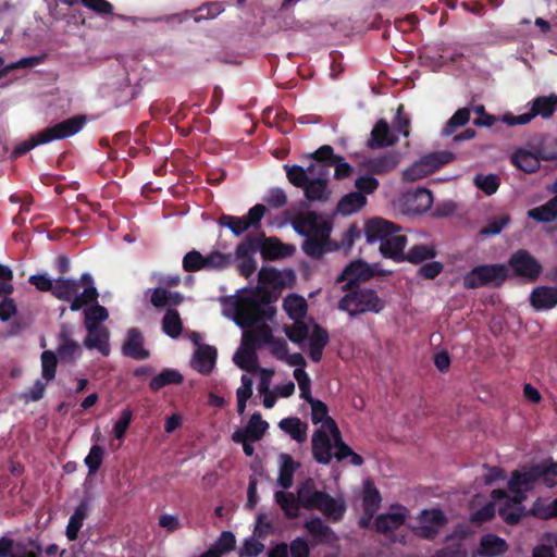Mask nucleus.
Masks as SVG:
<instances>
[{
    "mask_svg": "<svg viewBox=\"0 0 557 557\" xmlns=\"http://www.w3.org/2000/svg\"><path fill=\"white\" fill-rule=\"evenodd\" d=\"M53 296L60 300L71 301L70 309L78 311L83 306L97 301L98 292L91 275L84 273L79 280L57 278Z\"/></svg>",
    "mask_w": 557,
    "mask_h": 557,
    "instance_id": "39448f33",
    "label": "nucleus"
},
{
    "mask_svg": "<svg viewBox=\"0 0 557 557\" xmlns=\"http://www.w3.org/2000/svg\"><path fill=\"white\" fill-rule=\"evenodd\" d=\"M380 504L381 496L379 491L370 482H367L363 492L364 512L372 517L380 508Z\"/></svg>",
    "mask_w": 557,
    "mask_h": 557,
    "instance_id": "ea45409f",
    "label": "nucleus"
},
{
    "mask_svg": "<svg viewBox=\"0 0 557 557\" xmlns=\"http://www.w3.org/2000/svg\"><path fill=\"white\" fill-rule=\"evenodd\" d=\"M367 203L366 196L360 191L345 195L337 203V212L342 215H350L362 209Z\"/></svg>",
    "mask_w": 557,
    "mask_h": 557,
    "instance_id": "bb28decb",
    "label": "nucleus"
},
{
    "mask_svg": "<svg viewBox=\"0 0 557 557\" xmlns=\"http://www.w3.org/2000/svg\"><path fill=\"white\" fill-rule=\"evenodd\" d=\"M87 513H88V504L86 502H82L75 508V511L71 516L67 527H66V536L70 541H74L77 539L78 531L81 530L83 522L87 517Z\"/></svg>",
    "mask_w": 557,
    "mask_h": 557,
    "instance_id": "c9c22d12",
    "label": "nucleus"
},
{
    "mask_svg": "<svg viewBox=\"0 0 557 557\" xmlns=\"http://www.w3.org/2000/svg\"><path fill=\"white\" fill-rule=\"evenodd\" d=\"M260 245L261 253L265 259L274 260L292 256L295 251L290 245L282 244L277 238L270 237L260 240L256 237H248L244 243L237 246L236 252L239 257H246Z\"/></svg>",
    "mask_w": 557,
    "mask_h": 557,
    "instance_id": "9d476101",
    "label": "nucleus"
},
{
    "mask_svg": "<svg viewBox=\"0 0 557 557\" xmlns=\"http://www.w3.org/2000/svg\"><path fill=\"white\" fill-rule=\"evenodd\" d=\"M122 351L125 356L136 360H145L149 351L144 348V337L139 330L131 329L123 344Z\"/></svg>",
    "mask_w": 557,
    "mask_h": 557,
    "instance_id": "5701e85b",
    "label": "nucleus"
},
{
    "mask_svg": "<svg viewBox=\"0 0 557 557\" xmlns=\"http://www.w3.org/2000/svg\"><path fill=\"white\" fill-rule=\"evenodd\" d=\"M373 276V270L371 267L362 261H354L345 268L341 275L337 277V282H346L343 285L345 287L358 286L359 281H367Z\"/></svg>",
    "mask_w": 557,
    "mask_h": 557,
    "instance_id": "f3484780",
    "label": "nucleus"
},
{
    "mask_svg": "<svg viewBox=\"0 0 557 557\" xmlns=\"http://www.w3.org/2000/svg\"><path fill=\"white\" fill-rule=\"evenodd\" d=\"M308 171H315L304 187L305 198L310 202H326L332 196L329 188L330 170L326 165L320 163H311Z\"/></svg>",
    "mask_w": 557,
    "mask_h": 557,
    "instance_id": "9b49d317",
    "label": "nucleus"
},
{
    "mask_svg": "<svg viewBox=\"0 0 557 557\" xmlns=\"http://www.w3.org/2000/svg\"><path fill=\"white\" fill-rule=\"evenodd\" d=\"M511 162L520 170L527 172V173H533L540 169V159L543 160H556L557 159V151L552 153H544L542 152L539 156H536L533 152H530L524 149H518L515 151L511 156Z\"/></svg>",
    "mask_w": 557,
    "mask_h": 557,
    "instance_id": "dca6fc26",
    "label": "nucleus"
},
{
    "mask_svg": "<svg viewBox=\"0 0 557 557\" xmlns=\"http://www.w3.org/2000/svg\"><path fill=\"white\" fill-rule=\"evenodd\" d=\"M28 282L40 292H51L53 294L55 280H52L46 273L29 276Z\"/></svg>",
    "mask_w": 557,
    "mask_h": 557,
    "instance_id": "052dcab7",
    "label": "nucleus"
},
{
    "mask_svg": "<svg viewBox=\"0 0 557 557\" xmlns=\"http://www.w3.org/2000/svg\"><path fill=\"white\" fill-rule=\"evenodd\" d=\"M530 302L535 310H549L557 305V287L539 286L530 295Z\"/></svg>",
    "mask_w": 557,
    "mask_h": 557,
    "instance_id": "b1692460",
    "label": "nucleus"
},
{
    "mask_svg": "<svg viewBox=\"0 0 557 557\" xmlns=\"http://www.w3.org/2000/svg\"><path fill=\"white\" fill-rule=\"evenodd\" d=\"M230 256H226L219 251H213L205 257V269H222L230 263Z\"/></svg>",
    "mask_w": 557,
    "mask_h": 557,
    "instance_id": "680f3d73",
    "label": "nucleus"
},
{
    "mask_svg": "<svg viewBox=\"0 0 557 557\" xmlns=\"http://www.w3.org/2000/svg\"><path fill=\"white\" fill-rule=\"evenodd\" d=\"M235 535L231 531H223L211 549L218 552L221 557L222 554L233 550L235 548Z\"/></svg>",
    "mask_w": 557,
    "mask_h": 557,
    "instance_id": "603ef678",
    "label": "nucleus"
},
{
    "mask_svg": "<svg viewBox=\"0 0 557 557\" xmlns=\"http://www.w3.org/2000/svg\"><path fill=\"white\" fill-rule=\"evenodd\" d=\"M264 201L272 208H282L287 203V196L282 188L275 187L271 188L267 196L264 197Z\"/></svg>",
    "mask_w": 557,
    "mask_h": 557,
    "instance_id": "0e129e2a",
    "label": "nucleus"
},
{
    "mask_svg": "<svg viewBox=\"0 0 557 557\" xmlns=\"http://www.w3.org/2000/svg\"><path fill=\"white\" fill-rule=\"evenodd\" d=\"M263 549L264 545L252 536L244 541L238 554L240 557H257Z\"/></svg>",
    "mask_w": 557,
    "mask_h": 557,
    "instance_id": "bf43d9fd",
    "label": "nucleus"
},
{
    "mask_svg": "<svg viewBox=\"0 0 557 557\" xmlns=\"http://www.w3.org/2000/svg\"><path fill=\"white\" fill-rule=\"evenodd\" d=\"M132 417H133V413H132L131 409H128V408H125L121 412V417L114 423V426H113V432H114V435L116 438L121 440L124 436V434L132 421Z\"/></svg>",
    "mask_w": 557,
    "mask_h": 557,
    "instance_id": "774afa93",
    "label": "nucleus"
},
{
    "mask_svg": "<svg viewBox=\"0 0 557 557\" xmlns=\"http://www.w3.org/2000/svg\"><path fill=\"white\" fill-rule=\"evenodd\" d=\"M294 230L306 236L302 250L312 258H320L325 252V246L331 233V224L320 214L308 211L293 220Z\"/></svg>",
    "mask_w": 557,
    "mask_h": 557,
    "instance_id": "7ed1b4c3",
    "label": "nucleus"
},
{
    "mask_svg": "<svg viewBox=\"0 0 557 557\" xmlns=\"http://www.w3.org/2000/svg\"><path fill=\"white\" fill-rule=\"evenodd\" d=\"M251 333H243L240 346L234 354L233 361L242 370L251 372L258 370L256 345L250 339Z\"/></svg>",
    "mask_w": 557,
    "mask_h": 557,
    "instance_id": "2eb2a0df",
    "label": "nucleus"
},
{
    "mask_svg": "<svg viewBox=\"0 0 557 557\" xmlns=\"http://www.w3.org/2000/svg\"><path fill=\"white\" fill-rule=\"evenodd\" d=\"M421 160L430 172L434 173L441 166L451 162L454 160V154L449 151H437L422 157Z\"/></svg>",
    "mask_w": 557,
    "mask_h": 557,
    "instance_id": "a18cd8bd",
    "label": "nucleus"
},
{
    "mask_svg": "<svg viewBox=\"0 0 557 557\" xmlns=\"http://www.w3.org/2000/svg\"><path fill=\"white\" fill-rule=\"evenodd\" d=\"M64 21L63 32L67 35L75 34L82 24H84V18L81 15L75 13H62L61 18Z\"/></svg>",
    "mask_w": 557,
    "mask_h": 557,
    "instance_id": "e2e57ef3",
    "label": "nucleus"
},
{
    "mask_svg": "<svg viewBox=\"0 0 557 557\" xmlns=\"http://www.w3.org/2000/svg\"><path fill=\"white\" fill-rule=\"evenodd\" d=\"M182 381L183 376L178 371L166 369L150 381V387L153 391H159L168 384H180Z\"/></svg>",
    "mask_w": 557,
    "mask_h": 557,
    "instance_id": "c03bdc74",
    "label": "nucleus"
},
{
    "mask_svg": "<svg viewBox=\"0 0 557 557\" xmlns=\"http://www.w3.org/2000/svg\"><path fill=\"white\" fill-rule=\"evenodd\" d=\"M509 216L508 215H502L498 218L493 219L488 222V224L481 230L482 235L486 236H494L502 232V230L508 224Z\"/></svg>",
    "mask_w": 557,
    "mask_h": 557,
    "instance_id": "338daca9",
    "label": "nucleus"
},
{
    "mask_svg": "<svg viewBox=\"0 0 557 557\" xmlns=\"http://www.w3.org/2000/svg\"><path fill=\"white\" fill-rule=\"evenodd\" d=\"M216 359L215 348L203 345L199 346L194 354L191 366L195 370L200 373L208 374L214 367Z\"/></svg>",
    "mask_w": 557,
    "mask_h": 557,
    "instance_id": "393cba45",
    "label": "nucleus"
},
{
    "mask_svg": "<svg viewBox=\"0 0 557 557\" xmlns=\"http://www.w3.org/2000/svg\"><path fill=\"white\" fill-rule=\"evenodd\" d=\"M244 333H251V342L256 345V347L259 344H268L272 341V330L267 324H261L255 330H246Z\"/></svg>",
    "mask_w": 557,
    "mask_h": 557,
    "instance_id": "13d9d810",
    "label": "nucleus"
},
{
    "mask_svg": "<svg viewBox=\"0 0 557 557\" xmlns=\"http://www.w3.org/2000/svg\"><path fill=\"white\" fill-rule=\"evenodd\" d=\"M308 404L311 407V420L314 424L322 423L320 429L327 430L331 433V426L329 425V421L333 420L329 416L327 406L315 398H310Z\"/></svg>",
    "mask_w": 557,
    "mask_h": 557,
    "instance_id": "4c0bfd02",
    "label": "nucleus"
},
{
    "mask_svg": "<svg viewBox=\"0 0 557 557\" xmlns=\"http://www.w3.org/2000/svg\"><path fill=\"white\" fill-rule=\"evenodd\" d=\"M528 215L537 222H552L557 218V195L543 206L529 210Z\"/></svg>",
    "mask_w": 557,
    "mask_h": 557,
    "instance_id": "e433bc0d",
    "label": "nucleus"
},
{
    "mask_svg": "<svg viewBox=\"0 0 557 557\" xmlns=\"http://www.w3.org/2000/svg\"><path fill=\"white\" fill-rule=\"evenodd\" d=\"M407 517L408 510L398 506L393 511L380 515L374 521V527L381 533L393 532L404 524Z\"/></svg>",
    "mask_w": 557,
    "mask_h": 557,
    "instance_id": "a211bd4d",
    "label": "nucleus"
},
{
    "mask_svg": "<svg viewBox=\"0 0 557 557\" xmlns=\"http://www.w3.org/2000/svg\"><path fill=\"white\" fill-rule=\"evenodd\" d=\"M309 338L310 347L324 348L329 343V335L325 330L310 322Z\"/></svg>",
    "mask_w": 557,
    "mask_h": 557,
    "instance_id": "5fc2aeb1",
    "label": "nucleus"
},
{
    "mask_svg": "<svg viewBox=\"0 0 557 557\" xmlns=\"http://www.w3.org/2000/svg\"><path fill=\"white\" fill-rule=\"evenodd\" d=\"M309 534L319 542H331L335 540L332 529L326 525L320 517H314L304 523Z\"/></svg>",
    "mask_w": 557,
    "mask_h": 557,
    "instance_id": "473e14b6",
    "label": "nucleus"
},
{
    "mask_svg": "<svg viewBox=\"0 0 557 557\" xmlns=\"http://www.w3.org/2000/svg\"><path fill=\"white\" fill-rule=\"evenodd\" d=\"M406 202L410 210L421 213L425 212L432 207L433 196L430 190L425 188H419L412 193L407 194Z\"/></svg>",
    "mask_w": 557,
    "mask_h": 557,
    "instance_id": "cd10ccee",
    "label": "nucleus"
},
{
    "mask_svg": "<svg viewBox=\"0 0 557 557\" xmlns=\"http://www.w3.org/2000/svg\"><path fill=\"white\" fill-rule=\"evenodd\" d=\"M535 467L544 484L549 487L557 485V462L544 461Z\"/></svg>",
    "mask_w": 557,
    "mask_h": 557,
    "instance_id": "49530a36",
    "label": "nucleus"
},
{
    "mask_svg": "<svg viewBox=\"0 0 557 557\" xmlns=\"http://www.w3.org/2000/svg\"><path fill=\"white\" fill-rule=\"evenodd\" d=\"M436 256V249L433 245H414L408 252H401V259L398 261H408L410 263H422Z\"/></svg>",
    "mask_w": 557,
    "mask_h": 557,
    "instance_id": "7c9ffc66",
    "label": "nucleus"
},
{
    "mask_svg": "<svg viewBox=\"0 0 557 557\" xmlns=\"http://www.w3.org/2000/svg\"><path fill=\"white\" fill-rule=\"evenodd\" d=\"M508 276V269L505 264H485L473 268L463 276L466 288H478L481 286H500Z\"/></svg>",
    "mask_w": 557,
    "mask_h": 557,
    "instance_id": "1a4fd4ad",
    "label": "nucleus"
},
{
    "mask_svg": "<svg viewBox=\"0 0 557 557\" xmlns=\"http://www.w3.org/2000/svg\"><path fill=\"white\" fill-rule=\"evenodd\" d=\"M274 497L285 516L290 519L299 516L300 508L317 509L331 521H339L346 511L345 500L321 491L312 478L299 482L296 494L277 491Z\"/></svg>",
    "mask_w": 557,
    "mask_h": 557,
    "instance_id": "f257e3e1",
    "label": "nucleus"
},
{
    "mask_svg": "<svg viewBox=\"0 0 557 557\" xmlns=\"http://www.w3.org/2000/svg\"><path fill=\"white\" fill-rule=\"evenodd\" d=\"M81 352V346L70 337V330L63 326L60 333L58 355L64 361L73 360Z\"/></svg>",
    "mask_w": 557,
    "mask_h": 557,
    "instance_id": "c85d7f7f",
    "label": "nucleus"
},
{
    "mask_svg": "<svg viewBox=\"0 0 557 557\" xmlns=\"http://www.w3.org/2000/svg\"><path fill=\"white\" fill-rule=\"evenodd\" d=\"M329 425L331 426V435L334 442V447L336 448V451L334 454V457L342 461L347 457H350V462L354 466H361L363 463V459L360 455L356 454L344 441L342 440V435L339 432V429L337 428V424L334 420L329 421Z\"/></svg>",
    "mask_w": 557,
    "mask_h": 557,
    "instance_id": "4be33fe9",
    "label": "nucleus"
},
{
    "mask_svg": "<svg viewBox=\"0 0 557 557\" xmlns=\"http://www.w3.org/2000/svg\"><path fill=\"white\" fill-rule=\"evenodd\" d=\"M219 224L230 228L235 236L242 235L249 228L244 216L222 215L219 220Z\"/></svg>",
    "mask_w": 557,
    "mask_h": 557,
    "instance_id": "8fccbe9b",
    "label": "nucleus"
},
{
    "mask_svg": "<svg viewBox=\"0 0 557 557\" xmlns=\"http://www.w3.org/2000/svg\"><path fill=\"white\" fill-rule=\"evenodd\" d=\"M367 240L377 244L380 252L396 261L401 259V252L407 244L406 235L400 227L384 219H372L366 225Z\"/></svg>",
    "mask_w": 557,
    "mask_h": 557,
    "instance_id": "20e7f679",
    "label": "nucleus"
},
{
    "mask_svg": "<svg viewBox=\"0 0 557 557\" xmlns=\"http://www.w3.org/2000/svg\"><path fill=\"white\" fill-rule=\"evenodd\" d=\"M278 428L298 443L307 440L308 425L299 418H285L280 421Z\"/></svg>",
    "mask_w": 557,
    "mask_h": 557,
    "instance_id": "2f4dec72",
    "label": "nucleus"
},
{
    "mask_svg": "<svg viewBox=\"0 0 557 557\" xmlns=\"http://www.w3.org/2000/svg\"><path fill=\"white\" fill-rule=\"evenodd\" d=\"M447 523L445 513L440 509H425L418 516V524L413 528L414 533L423 539L431 540Z\"/></svg>",
    "mask_w": 557,
    "mask_h": 557,
    "instance_id": "ddd939ff",
    "label": "nucleus"
},
{
    "mask_svg": "<svg viewBox=\"0 0 557 557\" xmlns=\"http://www.w3.org/2000/svg\"><path fill=\"white\" fill-rule=\"evenodd\" d=\"M343 289L346 294L341 299L338 308L346 311L350 317L366 312L379 313L385 306L384 301L372 289L360 288L359 286L345 287Z\"/></svg>",
    "mask_w": 557,
    "mask_h": 557,
    "instance_id": "0eeeda50",
    "label": "nucleus"
},
{
    "mask_svg": "<svg viewBox=\"0 0 557 557\" xmlns=\"http://www.w3.org/2000/svg\"><path fill=\"white\" fill-rule=\"evenodd\" d=\"M86 122V117L84 115H76L70 117L54 126L48 127L40 133L32 136L29 139L21 143L14 149L12 156L17 158L18 156L26 153L30 149L35 148L38 145L47 144L54 139H63L69 136L75 135L78 133Z\"/></svg>",
    "mask_w": 557,
    "mask_h": 557,
    "instance_id": "423d86ee",
    "label": "nucleus"
},
{
    "mask_svg": "<svg viewBox=\"0 0 557 557\" xmlns=\"http://www.w3.org/2000/svg\"><path fill=\"white\" fill-rule=\"evenodd\" d=\"M539 482L540 476L535 466L522 471H513L508 488L513 495L512 500L516 505H519L525 498V493L532 491Z\"/></svg>",
    "mask_w": 557,
    "mask_h": 557,
    "instance_id": "f8f14e48",
    "label": "nucleus"
},
{
    "mask_svg": "<svg viewBox=\"0 0 557 557\" xmlns=\"http://www.w3.org/2000/svg\"><path fill=\"white\" fill-rule=\"evenodd\" d=\"M286 176L289 183L296 187L302 188L306 186L310 177L315 171H308L300 165H284Z\"/></svg>",
    "mask_w": 557,
    "mask_h": 557,
    "instance_id": "58836bf2",
    "label": "nucleus"
},
{
    "mask_svg": "<svg viewBox=\"0 0 557 557\" xmlns=\"http://www.w3.org/2000/svg\"><path fill=\"white\" fill-rule=\"evenodd\" d=\"M557 106V96H541L534 99L532 103L531 111L529 114H533V117L541 115L542 117H550L555 111V107Z\"/></svg>",
    "mask_w": 557,
    "mask_h": 557,
    "instance_id": "f704fd0d",
    "label": "nucleus"
},
{
    "mask_svg": "<svg viewBox=\"0 0 557 557\" xmlns=\"http://www.w3.org/2000/svg\"><path fill=\"white\" fill-rule=\"evenodd\" d=\"M269 424L262 420L260 413H253L246 426L248 436L251 441H259L265 433Z\"/></svg>",
    "mask_w": 557,
    "mask_h": 557,
    "instance_id": "de8ad7c7",
    "label": "nucleus"
},
{
    "mask_svg": "<svg viewBox=\"0 0 557 557\" xmlns=\"http://www.w3.org/2000/svg\"><path fill=\"white\" fill-rule=\"evenodd\" d=\"M294 377L298 383L299 389H300V397L304 398L307 403L310 398H313L311 396V380L308 375V373L300 368H296L294 370Z\"/></svg>",
    "mask_w": 557,
    "mask_h": 557,
    "instance_id": "6e6d98bb",
    "label": "nucleus"
},
{
    "mask_svg": "<svg viewBox=\"0 0 557 557\" xmlns=\"http://www.w3.org/2000/svg\"><path fill=\"white\" fill-rule=\"evenodd\" d=\"M258 280L261 285L272 284L276 280V272L272 268H262L258 273ZM262 286L246 292L231 302L226 309L227 315L234 322L243 327H249L265 319L272 318L274 310L269 306V297L261 294Z\"/></svg>",
    "mask_w": 557,
    "mask_h": 557,
    "instance_id": "f03ea898",
    "label": "nucleus"
},
{
    "mask_svg": "<svg viewBox=\"0 0 557 557\" xmlns=\"http://www.w3.org/2000/svg\"><path fill=\"white\" fill-rule=\"evenodd\" d=\"M280 473L277 484L283 488H289L293 485V478L295 471L298 469L299 463L295 462L288 454H281L278 456Z\"/></svg>",
    "mask_w": 557,
    "mask_h": 557,
    "instance_id": "c756f323",
    "label": "nucleus"
},
{
    "mask_svg": "<svg viewBox=\"0 0 557 557\" xmlns=\"http://www.w3.org/2000/svg\"><path fill=\"white\" fill-rule=\"evenodd\" d=\"M103 458V449L100 446H92L89 450V454L85 458V463L89 469V473L96 472Z\"/></svg>",
    "mask_w": 557,
    "mask_h": 557,
    "instance_id": "69168bd1",
    "label": "nucleus"
},
{
    "mask_svg": "<svg viewBox=\"0 0 557 557\" xmlns=\"http://www.w3.org/2000/svg\"><path fill=\"white\" fill-rule=\"evenodd\" d=\"M162 329L170 337L176 338L182 333V321L174 309H169L162 320Z\"/></svg>",
    "mask_w": 557,
    "mask_h": 557,
    "instance_id": "a19ab883",
    "label": "nucleus"
},
{
    "mask_svg": "<svg viewBox=\"0 0 557 557\" xmlns=\"http://www.w3.org/2000/svg\"><path fill=\"white\" fill-rule=\"evenodd\" d=\"M284 310L288 317L294 320L293 325H286L284 331L287 337L293 342L300 344L310 332V322L305 320L307 312V302L305 298L297 295H289L284 299Z\"/></svg>",
    "mask_w": 557,
    "mask_h": 557,
    "instance_id": "6e6552de",
    "label": "nucleus"
},
{
    "mask_svg": "<svg viewBox=\"0 0 557 557\" xmlns=\"http://www.w3.org/2000/svg\"><path fill=\"white\" fill-rule=\"evenodd\" d=\"M473 184L484 194L491 196L499 188L500 178L496 174H476L473 177Z\"/></svg>",
    "mask_w": 557,
    "mask_h": 557,
    "instance_id": "79ce46f5",
    "label": "nucleus"
},
{
    "mask_svg": "<svg viewBox=\"0 0 557 557\" xmlns=\"http://www.w3.org/2000/svg\"><path fill=\"white\" fill-rule=\"evenodd\" d=\"M469 120L470 110L468 108L458 109L443 127L442 135L450 136L457 128L465 126Z\"/></svg>",
    "mask_w": 557,
    "mask_h": 557,
    "instance_id": "37998d69",
    "label": "nucleus"
},
{
    "mask_svg": "<svg viewBox=\"0 0 557 557\" xmlns=\"http://www.w3.org/2000/svg\"><path fill=\"white\" fill-rule=\"evenodd\" d=\"M327 430L318 429L312 435V455L313 458L323 465H329L333 458L331 453L332 443Z\"/></svg>",
    "mask_w": 557,
    "mask_h": 557,
    "instance_id": "6ab92c4d",
    "label": "nucleus"
},
{
    "mask_svg": "<svg viewBox=\"0 0 557 557\" xmlns=\"http://www.w3.org/2000/svg\"><path fill=\"white\" fill-rule=\"evenodd\" d=\"M84 313L85 326H102L100 322L106 321L109 317L108 310L100 305L91 306Z\"/></svg>",
    "mask_w": 557,
    "mask_h": 557,
    "instance_id": "09e8293b",
    "label": "nucleus"
},
{
    "mask_svg": "<svg viewBox=\"0 0 557 557\" xmlns=\"http://www.w3.org/2000/svg\"><path fill=\"white\" fill-rule=\"evenodd\" d=\"M398 140L394 131L391 129L388 123L381 119L371 131V138L368 146L372 149L393 146Z\"/></svg>",
    "mask_w": 557,
    "mask_h": 557,
    "instance_id": "412c9836",
    "label": "nucleus"
},
{
    "mask_svg": "<svg viewBox=\"0 0 557 557\" xmlns=\"http://www.w3.org/2000/svg\"><path fill=\"white\" fill-rule=\"evenodd\" d=\"M399 163L398 153H386L367 161L368 169L376 174H383L394 170Z\"/></svg>",
    "mask_w": 557,
    "mask_h": 557,
    "instance_id": "72a5a7b5",
    "label": "nucleus"
},
{
    "mask_svg": "<svg viewBox=\"0 0 557 557\" xmlns=\"http://www.w3.org/2000/svg\"><path fill=\"white\" fill-rule=\"evenodd\" d=\"M432 174L420 159L403 172V178L407 182H416Z\"/></svg>",
    "mask_w": 557,
    "mask_h": 557,
    "instance_id": "3c124183",
    "label": "nucleus"
},
{
    "mask_svg": "<svg viewBox=\"0 0 557 557\" xmlns=\"http://www.w3.org/2000/svg\"><path fill=\"white\" fill-rule=\"evenodd\" d=\"M41 368H42V376L50 381L55 376L57 369V356L51 350H45L41 354Z\"/></svg>",
    "mask_w": 557,
    "mask_h": 557,
    "instance_id": "864d4df0",
    "label": "nucleus"
},
{
    "mask_svg": "<svg viewBox=\"0 0 557 557\" xmlns=\"http://www.w3.org/2000/svg\"><path fill=\"white\" fill-rule=\"evenodd\" d=\"M183 268L187 272L205 269V256L197 250L187 252L183 259Z\"/></svg>",
    "mask_w": 557,
    "mask_h": 557,
    "instance_id": "4d7b16f0",
    "label": "nucleus"
},
{
    "mask_svg": "<svg viewBox=\"0 0 557 557\" xmlns=\"http://www.w3.org/2000/svg\"><path fill=\"white\" fill-rule=\"evenodd\" d=\"M509 265L517 275L530 281L536 280L542 271V265L525 250L515 252L509 259Z\"/></svg>",
    "mask_w": 557,
    "mask_h": 557,
    "instance_id": "4468645a",
    "label": "nucleus"
},
{
    "mask_svg": "<svg viewBox=\"0 0 557 557\" xmlns=\"http://www.w3.org/2000/svg\"><path fill=\"white\" fill-rule=\"evenodd\" d=\"M88 332L84 345L88 349H97L103 356L110 354V332L106 326H86Z\"/></svg>",
    "mask_w": 557,
    "mask_h": 557,
    "instance_id": "aec40b11",
    "label": "nucleus"
},
{
    "mask_svg": "<svg viewBox=\"0 0 557 557\" xmlns=\"http://www.w3.org/2000/svg\"><path fill=\"white\" fill-rule=\"evenodd\" d=\"M508 549L505 540L494 534H485L481 537L478 555L481 557H496Z\"/></svg>",
    "mask_w": 557,
    "mask_h": 557,
    "instance_id": "a878e982",
    "label": "nucleus"
}]
</instances>
